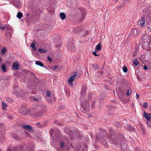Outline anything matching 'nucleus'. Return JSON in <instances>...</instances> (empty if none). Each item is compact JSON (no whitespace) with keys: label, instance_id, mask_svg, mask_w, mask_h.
<instances>
[{"label":"nucleus","instance_id":"obj_28","mask_svg":"<svg viewBox=\"0 0 151 151\" xmlns=\"http://www.w3.org/2000/svg\"><path fill=\"white\" fill-rule=\"evenodd\" d=\"M101 46L100 43H99L98 44L96 45V50L99 51L101 50Z\"/></svg>","mask_w":151,"mask_h":151},{"label":"nucleus","instance_id":"obj_19","mask_svg":"<svg viewBox=\"0 0 151 151\" xmlns=\"http://www.w3.org/2000/svg\"><path fill=\"white\" fill-rule=\"evenodd\" d=\"M131 32L134 35H136L139 33V31L137 29H132L131 30Z\"/></svg>","mask_w":151,"mask_h":151},{"label":"nucleus","instance_id":"obj_59","mask_svg":"<svg viewBox=\"0 0 151 151\" xmlns=\"http://www.w3.org/2000/svg\"><path fill=\"white\" fill-rule=\"evenodd\" d=\"M150 18L151 20V11L150 16Z\"/></svg>","mask_w":151,"mask_h":151},{"label":"nucleus","instance_id":"obj_60","mask_svg":"<svg viewBox=\"0 0 151 151\" xmlns=\"http://www.w3.org/2000/svg\"><path fill=\"white\" fill-rule=\"evenodd\" d=\"M96 147V148H98V146H97L96 147Z\"/></svg>","mask_w":151,"mask_h":151},{"label":"nucleus","instance_id":"obj_31","mask_svg":"<svg viewBox=\"0 0 151 151\" xmlns=\"http://www.w3.org/2000/svg\"><path fill=\"white\" fill-rule=\"evenodd\" d=\"M23 16L22 14L20 12H18L17 17L19 19H20Z\"/></svg>","mask_w":151,"mask_h":151},{"label":"nucleus","instance_id":"obj_1","mask_svg":"<svg viewBox=\"0 0 151 151\" xmlns=\"http://www.w3.org/2000/svg\"><path fill=\"white\" fill-rule=\"evenodd\" d=\"M81 110L83 112L86 113L89 110V103L87 101H85L81 105Z\"/></svg>","mask_w":151,"mask_h":151},{"label":"nucleus","instance_id":"obj_13","mask_svg":"<svg viewBox=\"0 0 151 151\" xmlns=\"http://www.w3.org/2000/svg\"><path fill=\"white\" fill-rule=\"evenodd\" d=\"M97 139L99 140V141H101V143L104 145H106V144H107V143H106V142L104 140V138L103 137H101V138H100L99 137V138H97Z\"/></svg>","mask_w":151,"mask_h":151},{"label":"nucleus","instance_id":"obj_5","mask_svg":"<svg viewBox=\"0 0 151 151\" xmlns=\"http://www.w3.org/2000/svg\"><path fill=\"white\" fill-rule=\"evenodd\" d=\"M27 110V107L22 106L19 110V112L23 115H26V111Z\"/></svg>","mask_w":151,"mask_h":151},{"label":"nucleus","instance_id":"obj_62","mask_svg":"<svg viewBox=\"0 0 151 151\" xmlns=\"http://www.w3.org/2000/svg\"><path fill=\"white\" fill-rule=\"evenodd\" d=\"M31 10H32V11H33V9H32V8L31 9Z\"/></svg>","mask_w":151,"mask_h":151},{"label":"nucleus","instance_id":"obj_16","mask_svg":"<svg viewBox=\"0 0 151 151\" xmlns=\"http://www.w3.org/2000/svg\"><path fill=\"white\" fill-rule=\"evenodd\" d=\"M60 17L61 19L64 20L66 18V15L65 13L61 12L60 13Z\"/></svg>","mask_w":151,"mask_h":151},{"label":"nucleus","instance_id":"obj_10","mask_svg":"<svg viewBox=\"0 0 151 151\" xmlns=\"http://www.w3.org/2000/svg\"><path fill=\"white\" fill-rule=\"evenodd\" d=\"M77 76L76 75H74L72 76H71L69 78L68 80V82L70 85L73 84V81L75 79V77Z\"/></svg>","mask_w":151,"mask_h":151},{"label":"nucleus","instance_id":"obj_12","mask_svg":"<svg viewBox=\"0 0 151 151\" xmlns=\"http://www.w3.org/2000/svg\"><path fill=\"white\" fill-rule=\"evenodd\" d=\"M83 28L82 27H77L74 29H73V32L77 34L78 32L81 31V30L83 29Z\"/></svg>","mask_w":151,"mask_h":151},{"label":"nucleus","instance_id":"obj_55","mask_svg":"<svg viewBox=\"0 0 151 151\" xmlns=\"http://www.w3.org/2000/svg\"><path fill=\"white\" fill-rule=\"evenodd\" d=\"M29 15V14L28 13H26V17H28Z\"/></svg>","mask_w":151,"mask_h":151},{"label":"nucleus","instance_id":"obj_21","mask_svg":"<svg viewBox=\"0 0 151 151\" xmlns=\"http://www.w3.org/2000/svg\"><path fill=\"white\" fill-rule=\"evenodd\" d=\"M12 137L16 140L19 141L20 139L18 135L16 134H13L12 135Z\"/></svg>","mask_w":151,"mask_h":151},{"label":"nucleus","instance_id":"obj_7","mask_svg":"<svg viewBox=\"0 0 151 151\" xmlns=\"http://www.w3.org/2000/svg\"><path fill=\"white\" fill-rule=\"evenodd\" d=\"M68 47L69 50L71 51L75 50V47L72 42H69L68 44Z\"/></svg>","mask_w":151,"mask_h":151},{"label":"nucleus","instance_id":"obj_58","mask_svg":"<svg viewBox=\"0 0 151 151\" xmlns=\"http://www.w3.org/2000/svg\"><path fill=\"white\" fill-rule=\"evenodd\" d=\"M57 65H55L54 66L53 68L54 69V70H55L57 68Z\"/></svg>","mask_w":151,"mask_h":151},{"label":"nucleus","instance_id":"obj_34","mask_svg":"<svg viewBox=\"0 0 151 151\" xmlns=\"http://www.w3.org/2000/svg\"><path fill=\"white\" fill-rule=\"evenodd\" d=\"M30 47L33 49L34 50H36V47L35 45L33 43H32L30 44Z\"/></svg>","mask_w":151,"mask_h":151},{"label":"nucleus","instance_id":"obj_36","mask_svg":"<svg viewBox=\"0 0 151 151\" xmlns=\"http://www.w3.org/2000/svg\"><path fill=\"white\" fill-rule=\"evenodd\" d=\"M123 70L124 72L126 73L128 71L127 68L126 66H124L123 67Z\"/></svg>","mask_w":151,"mask_h":151},{"label":"nucleus","instance_id":"obj_57","mask_svg":"<svg viewBox=\"0 0 151 151\" xmlns=\"http://www.w3.org/2000/svg\"><path fill=\"white\" fill-rule=\"evenodd\" d=\"M142 131L143 132V133L144 134L145 132V130L144 128H142Z\"/></svg>","mask_w":151,"mask_h":151},{"label":"nucleus","instance_id":"obj_32","mask_svg":"<svg viewBox=\"0 0 151 151\" xmlns=\"http://www.w3.org/2000/svg\"><path fill=\"white\" fill-rule=\"evenodd\" d=\"M85 16H86L85 12L84 11H82V12L81 17V19L82 20H83L84 19Z\"/></svg>","mask_w":151,"mask_h":151},{"label":"nucleus","instance_id":"obj_11","mask_svg":"<svg viewBox=\"0 0 151 151\" xmlns=\"http://www.w3.org/2000/svg\"><path fill=\"white\" fill-rule=\"evenodd\" d=\"M19 63L17 62H16L13 63L12 66L15 70H17L19 68Z\"/></svg>","mask_w":151,"mask_h":151},{"label":"nucleus","instance_id":"obj_6","mask_svg":"<svg viewBox=\"0 0 151 151\" xmlns=\"http://www.w3.org/2000/svg\"><path fill=\"white\" fill-rule=\"evenodd\" d=\"M87 86H83L81 88V95L82 96H84L87 90Z\"/></svg>","mask_w":151,"mask_h":151},{"label":"nucleus","instance_id":"obj_3","mask_svg":"<svg viewBox=\"0 0 151 151\" xmlns=\"http://www.w3.org/2000/svg\"><path fill=\"white\" fill-rule=\"evenodd\" d=\"M110 132L111 134L110 137H109V142L111 143L114 144L115 145H117L119 144L118 142H117L116 140L117 139L116 137H115V136L114 135V132L112 131H110Z\"/></svg>","mask_w":151,"mask_h":151},{"label":"nucleus","instance_id":"obj_8","mask_svg":"<svg viewBox=\"0 0 151 151\" xmlns=\"http://www.w3.org/2000/svg\"><path fill=\"white\" fill-rule=\"evenodd\" d=\"M144 116L147 121L151 122V114H147L144 112Z\"/></svg>","mask_w":151,"mask_h":151},{"label":"nucleus","instance_id":"obj_61","mask_svg":"<svg viewBox=\"0 0 151 151\" xmlns=\"http://www.w3.org/2000/svg\"><path fill=\"white\" fill-rule=\"evenodd\" d=\"M118 95H119V96H120L119 94ZM120 97L122 98V97H121V96H120Z\"/></svg>","mask_w":151,"mask_h":151},{"label":"nucleus","instance_id":"obj_4","mask_svg":"<svg viewBox=\"0 0 151 151\" xmlns=\"http://www.w3.org/2000/svg\"><path fill=\"white\" fill-rule=\"evenodd\" d=\"M125 140L122 139L121 140V142L120 143V142H119V143L121 144L122 150L123 151H127V145L125 143Z\"/></svg>","mask_w":151,"mask_h":151},{"label":"nucleus","instance_id":"obj_47","mask_svg":"<svg viewBox=\"0 0 151 151\" xmlns=\"http://www.w3.org/2000/svg\"><path fill=\"white\" fill-rule=\"evenodd\" d=\"M47 58L49 61L51 62L52 61V59L50 56H47Z\"/></svg>","mask_w":151,"mask_h":151},{"label":"nucleus","instance_id":"obj_49","mask_svg":"<svg viewBox=\"0 0 151 151\" xmlns=\"http://www.w3.org/2000/svg\"><path fill=\"white\" fill-rule=\"evenodd\" d=\"M52 97H53V99L52 100H51L50 99H47V101H48L49 102H51L52 101H54V99H55V98L53 96H52Z\"/></svg>","mask_w":151,"mask_h":151},{"label":"nucleus","instance_id":"obj_38","mask_svg":"<svg viewBox=\"0 0 151 151\" xmlns=\"http://www.w3.org/2000/svg\"><path fill=\"white\" fill-rule=\"evenodd\" d=\"M51 95L50 92L49 91H47L46 92V95L47 97H49Z\"/></svg>","mask_w":151,"mask_h":151},{"label":"nucleus","instance_id":"obj_35","mask_svg":"<svg viewBox=\"0 0 151 151\" xmlns=\"http://www.w3.org/2000/svg\"><path fill=\"white\" fill-rule=\"evenodd\" d=\"M133 63L136 66H137L139 64V61L136 60H133Z\"/></svg>","mask_w":151,"mask_h":151},{"label":"nucleus","instance_id":"obj_18","mask_svg":"<svg viewBox=\"0 0 151 151\" xmlns=\"http://www.w3.org/2000/svg\"><path fill=\"white\" fill-rule=\"evenodd\" d=\"M42 98L41 96H39L37 98H34L33 99L34 101H36L37 102L42 101Z\"/></svg>","mask_w":151,"mask_h":151},{"label":"nucleus","instance_id":"obj_14","mask_svg":"<svg viewBox=\"0 0 151 151\" xmlns=\"http://www.w3.org/2000/svg\"><path fill=\"white\" fill-rule=\"evenodd\" d=\"M144 18L142 17V19L139 20L138 23L141 27L143 26L145 23V21Z\"/></svg>","mask_w":151,"mask_h":151},{"label":"nucleus","instance_id":"obj_43","mask_svg":"<svg viewBox=\"0 0 151 151\" xmlns=\"http://www.w3.org/2000/svg\"><path fill=\"white\" fill-rule=\"evenodd\" d=\"M102 74L103 71L101 70H100L98 73V75L99 76L101 75Z\"/></svg>","mask_w":151,"mask_h":151},{"label":"nucleus","instance_id":"obj_15","mask_svg":"<svg viewBox=\"0 0 151 151\" xmlns=\"http://www.w3.org/2000/svg\"><path fill=\"white\" fill-rule=\"evenodd\" d=\"M93 95V93H89L87 96V99L86 101H88L89 103L91 100Z\"/></svg>","mask_w":151,"mask_h":151},{"label":"nucleus","instance_id":"obj_50","mask_svg":"<svg viewBox=\"0 0 151 151\" xmlns=\"http://www.w3.org/2000/svg\"><path fill=\"white\" fill-rule=\"evenodd\" d=\"M150 122H147L146 123L148 126L151 128V125H150Z\"/></svg>","mask_w":151,"mask_h":151},{"label":"nucleus","instance_id":"obj_17","mask_svg":"<svg viewBox=\"0 0 151 151\" xmlns=\"http://www.w3.org/2000/svg\"><path fill=\"white\" fill-rule=\"evenodd\" d=\"M127 130L129 132H132L134 130V128L130 125H129L126 128Z\"/></svg>","mask_w":151,"mask_h":151},{"label":"nucleus","instance_id":"obj_29","mask_svg":"<svg viewBox=\"0 0 151 151\" xmlns=\"http://www.w3.org/2000/svg\"><path fill=\"white\" fill-rule=\"evenodd\" d=\"M122 84L128 85L129 83L124 78H123L122 80Z\"/></svg>","mask_w":151,"mask_h":151},{"label":"nucleus","instance_id":"obj_25","mask_svg":"<svg viewBox=\"0 0 151 151\" xmlns=\"http://www.w3.org/2000/svg\"><path fill=\"white\" fill-rule=\"evenodd\" d=\"M13 4L14 6L17 8H19L20 5V3L19 2V0H18L17 2H14Z\"/></svg>","mask_w":151,"mask_h":151},{"label":"nucleus","instance_id":"obj_26","mask_svg":"<svg viewBox=\"0 0 151 151\" xmlns=\"http://www.w3.org/2000/svg\"><path fill=\"white\" fill-rule=\"evenodd\" d=\"M89 33V32L87 30H85L83 32V34H81V35L82 37H84L88 35Z\"/></svg>","mask_w":151,"mask_h":151},{"label":"nucleus","instance_id":"obj_64","mask_svg":"<svg viewBox=\"0 0 151 151\" xmlns=\"http://www.w3.org/2000/svg\"><path fill=\"white\" fill-rule=\"evenodd\" d=\"M119 0H116V1H118Z\"/></svg>","mask_w":151,"mask_h":151},{"label":"nucleus","instance_id":"obj_30","mask_svg":"<svg viewBox=\"0 0 151 151\" xmlns=\"http://www.w3.org/2000/svg\"><path fill=\"white\" fill-rule=\"evenodd\" d=\"M1 69L4 72L6 71V66L4 64H2L1 66Z\"/></svg>","mask_w":151,"mask_h":151},{"label":"nucleus","instance_id":"obj_42","mask_svg":"<svg viewBox=\"0 0 151 151\" xmlns=\"http://www.w3.org/2000/svg\"><path fill=\"white\" fill-rule=\"evenodd\" d=\"M96 51H95V52H94V51H93L92 52V54H93L96 56H99V54H97L96 53Z\"/></svg>","mask_w":151,"mask_h":151},{"label":"nucleus","instance_id":"obj_40","mask_svg":"<svg viewBox=\"0 0 151 151\" xmlns=\"http://www.w3.org/2000/svg\"><path fill=\"white\" fill-rule=\"evenodd\" d=\"M33 112L32 109H29V110H27L26 111V114H30V113Z\"/></svg>","mask_w":151,"mask_h":151},{"label":"nucleus","instance_id":"obj_51","mask_svg":"<svg viewBox=\"0 0 151 151\" xmlns=\"http://www.w3.org/2000/svg\"><path fill=\"white\" fill-rule=\"evenodd\" d=\"M114 108V107H112V106H109V110H111Z\"/></svg>","mask_w":151,"mask_h":151},{"label":"nucleus","instance_id":"obj_56","mask_svg":"<svg viewBox=\"0 0 151 151\" xmlns=\"http://www.w3.org/2000/svg\"><path fill=\"white\" fill-rule=\"evenodd\" d=\"M136 96L137 97L138 99H139V95L137 93H136Z\"/></svg>","mask_w":151,"mask_h":151},{"label":"nucleus","instance_id":"obj_54","mask_svg":"<svg viewBox=\"0 0 151 151\" xmlns=\"http://www.w3.org/2000/svg\"><path fill=\"white\" fill-rule=\"evenodd\" d=\"M7 117L9 119H11V118H12V117L11 116L9 115H8Z\"/></svg>","mask_w":151,"mask_h":151},{"label":"nucleus","instance_id":"obj_2","mask_svg":"<svg viewBox=\"0 0 151 151\" xmlns=\"http://www.w3.org/2000/svg\"><path fill=\"white\" fill-rule=\"evenodd\" d=\"M14 93L16 96L18 97H21L24 96V91L22 90H20L18 88V86H14L13 87Z\"/></svg>","mask_w":151,"mask_h":151},{"label":"nucleus","instance_id":"obj_63","mask_svg":"<svg viewBox=\"0 0 151 151\" xmlns=\"http://www.w3.org/2000/svg\"><path fill=\"white\" fill-rule=\"evenodd\" d=\"M39 123H37V124H39Z\"/></svg>","mask_w":151,"mask_h":151},{"label":"nucleus","instance_id":"obj_41","mask_svg":"<svg viewBox=\"0 0 151 151\" xmlns=\"http://www.w3.org/2000/svg\"><path fill=\"white\" fill-rule=\"evenodd\" d=\"M148 104L147 102H145L143 103V106L145 108H147Z\"/></svg>","mask_w":151,"mask_h":151},{"label":"nucleus","instance_id":"obj_24","mask_svg":"<svg viewBox=\"0 0 151 151\" xmlns=\"http://www.w3.org/2000/svg\"><path fill=\"white\" fill-rule=\"evenodd\" d=\"M35 64L41 67H44V65L42 63L39 61H36L35 62Z\"/></svg>","mask_w":151,"mask_h":151},{"label":"nucleus","instance_id":"obj_20","mask_svg":"<svg viewBox=\"0 0 151 151\" xmlns=\"http://www.w3.org/2000/svg\"><path fill=\"white\" fill-rule=\"evenodd\" d=\"M144 14L145 15V16H149L150 17V16L151 13H150V11H149L147 9H145V12H144Z\"/></svg>","mask_w":151,"mask_h":151},{"label":"nucleus","instance_id":"obj_23","mask_svg":"<svg viewBox=\"0 0 151 151\" xmlns=\"http://www.w3.org/2000/svg\"><path fill=\"white\" fill-rule=\"evenodd\" d=\"M132 90L130 88L128 89L126 93V95L127 96H129L132 94Z\"/></svg>","mask_w":151,"mask_h":151},{"label":"nucleus","instance_id":"obj_9","mask_svg":"<svg viewBox=\"0 0 151 151\" xmlns=\"http://www.w3.org/2000/svg\"><path fill=\"white\" fill-rule=\"evenodd\" d=\"M22 127L24 129L29 132L31 131L32 129V127L29 125H23Z\"/></svg>","mask_w":151,"mask_h":151},{"label":"nucleus","instance_id":"obj_48","mask_svg":"<svg viewBox=\"0 0 151 151\" xmlns=\"http://www.w3.org/2000/svg\"><path fill=\"white\" fill-rule=\"evenodd\" d=\"M147 36V35L145 34L144 35H142L141 36V37L142 38V39L144 40L145 39V38Z\"/></svg>","mask_w":151,"mask_h":151},{"label":"nucleus","instance_id":"obj_45","mask_svg":"<svg viewBox=\"0 0 151 151\" xmlns=\"http://www.w3.org/2000/svg\"><path fill=\"white\" fill-rule=\"evenodd\" d=\"M30 73L31 74L32 76L34 78H36V75L33 73Z\"/></svg>","mask_w":151,"mask_h":151},{"label":"nucleus","instance_id":"obj_39","mask_svg":"<svg viewBox=\"0 0 151 151\" xmlns=\"http://www.w3.org/2000/svg\"><path fill=\"white\" fill-rule=\"evenodd\" d=\"M93 68L95 69V70L98 69L99 68V67L96 64H93Z\"/></svg>","mask_w":151,"mask_h":151},{"label":"nucleus","instance_id":"obj_27","mask_svg":"<svg viewBox=\"0 0 151 151\" xmlns=\"http://www.w3.org/2000/svg\"><path fill=\"white\" fill-rule=\"evenodd\" d=\"M38 52L40 53H44L47 52V50L44 49H39L38 50Z\"/></svg>","mask_w":151,"mask_h":151},{"label":"nucleus","instance_id":"obj_37","mask_svg":"<svg viewBox=\"0 0 151 151\" xmlns=\"http://www.w3.org/2000/svg\"><path fill=\"white\" fill-rule=\"evenodd\" d=\"M34 114H35V116L36 117H39L42 116V114H40L36 113H35Z\"/></svg>","mask_w":151,"mask_h":151},{"label":"nucleus","instance_id":"obj_53","mask_svg":"<svg viewBox=\"0 0 151 151\" xmlns=\"http://www.w3.org/2000/svg\"><path fill=\"white\" fill-rule=\"evenodd\" d=\"M5 28V27H0V29L1 30H4Z\"/></svg>","mask_w":151,"mask_h":151},{"label":"nucleus","instance_id":"obj_22","mask_svg":"<svg viewBox=\"0 0 151 151\" xmlns=\"http://www.w3.org/2000/svg\"><path fill=\"white\" fill-rule=\"evenodd\" d=\"M7 104L4 102H2V109L3 110H5L7 108Z\"/></svg>","mask_w":151,"mask_h":151},{"label":"nucleus","instance_id":"obj_33","mask_svg":"<svg viewBox=\"0 0 151 151\" xmlns=\"http://www.w3.org/2000/svg\"><path fill=\"white\" fill-rule=\"evenodd\" d=\"M6 51V49L5 47H4L2 49L0 54L1 55H4Z\"/></svg>","mask_w":151,"mask_h":151},{"label":"nucleus","instance_id":"obj_52","mask_svg":"<svg viewBox=\"0 0 151 151\" xmlns=\"http://www.w3.org/2000/svg\"><path fill=\"white\" fill-rule=\"evenodd\" d=\"M144 69L145 70H147L148 68H147V66L146 65H145L144 66Z\"/></svg>","mask_w":151,"mask_h":151},{"label":"nucleus","instance_id":"obj_46","mask_svg":"<svg viewBox=\"0 0 151 151\" xmlns=\"http://www.w3.org/2000/svg\"><path fill=\"white\" fill-rule=\"evenodd\" d=\"M60 147L61 148H62L63 147V146H64V145L63 142V141H62V142H60Z\"/></svg>","mask_w":151,"mask_h":151},{"label":"nucleus","instance_id":"obj_44","mask_svg":"<svg viewBox=\"0 0 151 151\" xmlns=\"http://www.w3.org/2000/svg\"><path fill=\"white\" fill-rule=\"evenodd\" d=\"M95 100H94V101L92 103V104L91 105V107L92 108H93L94 107L95 105Z\"/></svg>","mask_w":151,"mask_h":151}]
</instances>
